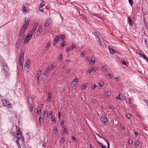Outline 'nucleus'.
Returning a JSON list of instances; mask_svg holds the SVG:
<instances>
[{"mask_svg": "<svg viewBox=\"0 0 148 148\" xmlns=\"http://www.w3.org/2000/svg\"><path fill=\"white\" fill-rule=\"evenodd\" d=\"M29 20H28V19L27 20L26 18H25V21L24 24H26V25H28L29 24Z\"/></svg>", "mask_w": 148, "mask_h": 148, "instance_id": "39", "label": "nucleus"}, {"mask_svg": "<svg viewBox=\"0 0 148 148\" xmlns=\"http://www.w3.org/2000/svg\"><path fill=\"white\" fill-rule=\"evenodd\" d=\"M16 143L17 145H18V148H21V146L20 145L19 143V141L18 140H16Z\"/></svg>", "mask_w": 148, "mask_h": 148, "instance_id": "37", "label": "nucleus"}, {"mask_svg": "<svg viewBox=\"0 0 148 148\" xmlns=\"http://www.w3.org/2000/svg\"><path fill=\"white\" fill-rule=\"evenodd\" d=\"M59 38H58V36H56L53 40V45L54 46L58 42Z\"/></svg>", "mask_w": 148, "mask_h": 148, "instance_id": "14", "label": "nucleus"}, {"mask_svg": "<svg viewBox=\"0 0 148 148\" xmlns=\"http://www.w3.org/2000/svg\"><path fill=\"white\" fill-rule=\"evenodd\" d=\"M51 23V20L49 18H47L45 23L44 26L45 27H47Z\"/></svg>", "mask_w": 148, "mask_h": 148, "instance_id": "6", "label": "nucleus"}, {"mask_svg": "<svg viewBox=\"0 0 148 148\" xmlns=\"http://www.w3.org/2000/svg\"><path fill=\"white\" fill-rule=\"evenodd\" d=\"M126 116L128 119H130L131 118L132 116L130 114L127 113L126 114Z\"/></svg>", "mask_w": 148, "mask_h": 148, "instance_id": "41", "label": "nucleus"}, {"mask_svg": "<svg viewBox=\"0 0 148 148\" xmlns=\"http://www.w3.org/2000/svg\"><path fill=\"white\" fill-rule=\"evenodd\" d=\"M51 97V93H49L48 94V98L47 100V101H48L49 102H50V101Z\"/></svg>", "mask_w": 148, "mask_h": 148, "instance_id": "24", "label": "nucleus"}, {"mask_svg": "<svg viewBox=\"0 0 148 148\" xmlns=\"http://www.w3.org/2000/svg\"><path fill=\"white\" fill-rule=\"evenodd\" d=\"M49 74L45 72L42 76V79L44 80H46L48 77Z\"/></svg>", "mask_w": 148, "mask_h": 148, "instance_id": "13", "label": "nucleus"}, {"mask_svg": "<svg viewBox=\"0 0 148 148\" xmlns=\"http://www.w3.org/2000/svg\"><path fill=\"white\" fill-rule=\"evenodd\" d=\"M33 110V106L32 105H30V111L31 112Z\"/></svg>", "mask_w": 148, "mask_h": 148, "instance_id": "56", "label": "nucleus"}, {"mask_svg": "<svg viewBox=\"0 0 148 148\" xmlns=\"http://www.w3.org/2000/svg\"><path fill=\"white\" fill-rule=\"evenodd\" d=\"M23 39H21V38H20L18 40V42H17L16 43V45L17 46H18V45H20V44H22V43L23 42Z\"/></svg>", "mask_w": 148, "mask_h": 148, "instance_id": "27", "label": "nucleus"}, {"mask_svg": "<svg viewBox=\"0 0 148 148\" xmlns=\"http://www.w3.org/2000/svg\"><path fill=\"white\" fill-rule=\"evenodd\" d=\"M101 121L102 123L106 125L107 124V122L108 121V120L107 118L104 117H102L101 118Z\"/></svg>", "mask_w": 148, "mask_h": 148, "instance_id": "10", "label": "nucleus"}, {"mask_svg": "<svg viewBox=\"0 0 148 148\" xmlns=\"http://www.w3.org/2000/svg\"><path fill=\"white\" fill-rule=\"evenodd\" d=\"M107 75L108 76V77H109V78H111L113 76V75L112 74H111L110 73L108 74Z\"/></svg>", "mask_w": 148, "mask_h": 148, "instance_id": "45", "label": "nucleus"}, {"mask_svg": "<svg viewBox=\"0 0 148 148\" xmlns=\"http://www.w3.org/2000/svg\"><path fill=\"white\" fill-rule=\"evenodd\" d=\"M58 132L57 127L56 126H55L53 127V133L55 134L56 135V133Z\"/></svg>", "mask_w": 148, "mask_h": 148, "instance_id": "25", "label": "nucleus"}, {"mask_svg": "<svg viewBox=\"0 0 148 148\" xmlns=\"http://www.w3.org/2000/svg\"><path fill=\"white\" fill-rule=\"evenodd\" d=\"M58 61H61L62 59V56H60L58 57Z\"/></svg>", "mask_w": 148, "mask_h": 148, "instance_id": "50", "label": "nucleus"}, {"mask_svg": "<svg viewBox=\"0 0 148 148\" xmlns=\"http://www.w3.org/2000/svg\"><path fill=\"white\" fill-rule=\"evenodd\" d=\"M122 63L124 65H125L126 66L128 67V62L125 59H123L122 60Z\"/></svg>", "mask_w": 148, "mask_h": 148, "instance_id": "11", "label": "nucleus"}, {"mask_svg": "<svg viewBox=\"0 0 148 148\" xmlns=\"http://www.w3.org/2000/svg\"><path fill=\"white\" fill-rule=\"evenodd\" d=\"M87 60L88 61H90L91 62H92V63L91 64H93L95 63V58H92L90 59H89V58H88L87 57Z\"/></svg>", "mask_w": 148, "mask_h": 148, "instance_id": "15", "label": "nucleus"}, {"mask_svg": "<svg viewBox=\"0 0 148 148\" xmlns=\"http://www.w3.org/2000/svg\"><path fill=\"white\" fill-rule=\"evenodd\" d=\"M70 47L71 48V49L73 50L74 48L76 47V45L75 44H72V45Z\"/></svg>", "mask_w": 148, "mask_h": 148, "instance_id": "38", "label": "nucleus"}, {"mask_svg": "<svg viewBox=\"0 0 148 148\" xmlns=\"http://www.w3.org/2000/svg\"><path fill=\"white\" fill-rule=\"evenodd\" d=\"M39 123L40 125H41L44 123L43 119L40 116L39 118Z\"/></svg>", "mask_w": 148, "mask_h": 148, "instance_id": "22", "label": "nucleus"}, {"mask_svg": "<svg viewBox=\"0 0 148 148\" xmlns=\"http://www.w3.org/2000/svg\"><path fill=\"white\" fill-rule=\"evenodd\" d=\"M86 51H83L81 53V55L82 56H85L86 54Z\"/></svg>", "mask_w": 148, "mask_h": 148, "instance_id": "49", "label": "nucleus"}, {"mask_svg": "<svg viewBox=\"0 0 148 148\" xmlns=\"http://www.w3.org/2000/svg\"><path fill=\"white\" fill-rule=\"evenodd\" d=\"M121 94H119V96H117L116 97V98L120 100H123L122 98H121Z\"/></svg>", "mask_w": 148, "mask_h": 148, "instance_id": "42", "label": "nucleus"}, {"mask_svg": "<svg viewBox=\"0 0 148 148\" xmlns=\"http://www.w3.org/2000/svg\"><path fill=\"white\" fill-rule=\"evenodd\" d=\"M108 67L107 65L104 66L102 68V71L103 72H105L108 69Z\"/></svg>", "mask_w": 148, "mask_h": 148, "instance_id": "23", "label": "nucleus"}, {"mask_svg": "<svg viewBox=\"0 0 148 148\" xmlns=\"http://www.w3.org/2000/svg\"><path fill=\"white\" fill-rule=\"evenodd\" d=\"M129 3L131 6L132 5L133 3V1L132 0H128Z\"/></svg>", "mask_w": 148, "mask_h": 148, "instance_id": "51", "label": "nucleus"}, {"mask_svg": "<svg viewBox=\"0 0 148 148\" xmlns=\"http://www.w3.org/2000/svg\"><path fill=\"white\" fill-rule=\"evenodd\" d=\"M63 132L62 134H63L64 133L66 134L68 132V130L67 129H66L64 127H63Z\"/></svg>", "mask_w": 148, "mask_h": 148, "instance_id": "29", "label": "nucleus"}, {"mask_svg": "<svg viewBox=\"0 0 148 148\" xmlns=\"http://www.w3.org/2000/svg\"><path fill=\"white\" fill-rule=\"evenodd\" d=\"M39 77H40V75H38L37 74L36 75V79L37 80L38 82H39Z\"/></svg>", "mask_w": 148, "mask_h": 148, "instance_id": "48", "label": "nucleus"}, {"mask_svg": "<svg viewBox=\"0 0 148 148\" xmlns=\"http://www.w3.org/2000/svg\"><path fill=\"white\" fill-rule=\"evenodd\" d=\"M50 48V47L46 46V47L45 49V51H47L49 48Z\"/></svg>", "mask_w": 148, "mask_h": 148, "instance_id": "55", "label": "nucleus"}, {"mask_svg": "<svg viewBox=\"0 0 148 148\" xmlns=\"http://www.w3.org/2000/svg\"><path fill=\"white\" fill-rule=\"evenodd\" d=\"M51 43V42L50 41H49L47 42V46H48V47H50Z\"/></svg>", "mask_w": 148, "mask_h": 148, "instance_id": "58", "label": "nucleus"}, {"mask_svg": "<svg viewBox=\"0 0 148 148\" xmlns=\"http://www.w3.org/2000/svg\"><path fill=\"white\" fill-rule=\"evenodd\" d=\"M2 103L5 106L8 107L9 108H11L12 105L10 103L6 100H4L2 101Z\"/></svg>", "mask_w": 148, "mask_h": 148, "instance_id": "4", "label": "nucleus"}, {"mask_svg": "<svg viewBox=\"0 0 148 148\" xmlns=\"http://www.w3.org/2000/svg\"><path fill=\"white\" fill-rule=\"evenodd\" d=\"M140 144L139 141L138 140H135L134 145L136 147H138Z\"/></svg>", "mask_w": 148, "mask_h": 148, "instance_id": "19", "label": "nucleus"}, {"mask_svg": "<svg viewBox=\"0 0 148 148\" xmlns=\"http://www.w3.org/2000/svg\"><path fill=\"white\" fill-rule=\"evenodd\" d=\"M105 141L107 143V144L108 148H110V145L108 141L106 140H105Z\"/></svg>", "mask_w": 148, "mask_h": 148, "instance_id": "62", "label": "nucleus"}, {"mask_svg": "<svg viewBox=\"0 0 148 148\" xmlns=\"http://www.w3.org/2000/svg\"><path fill=\"white\" fill-rule=\"evenodd\" d=\"M88 84L87 83H86L83 84L81 86V87L82 88V89H85L87 87V85Z\"/></svg>", "mask_w": 148, "mask_h": 148, "instance_id": "30", "label": "nucleus"}, {"mask_svg": "<svg viewBox=\"0 0 148 148\" xmlns=\"http://www.w3.org/2000/svg\"><path fill=\"white\" fill-rule=\"evenodd\" d=\"M120 80V79L119 78V77H116V78H114V80L116 81V82H117V81H119Z\"/></svg>", "mask_w": 148, "mask_h": 148, "instance_id": "57", "label": "nucleus"}, {"mask_svg": "<svg viewBox=\"0 0 148 148\" xmlns=\"http://www.w3.org/2000/svg\"><path fill=\"white\" fill-rule=\"evenodd\" d=\"M22 8V11L23 12H25V13L26 12H28L27 11V10L26 9L25 6H23Z\"/></svg>", "mask_w": 148, "mask_h": 148, "instance_id": "35", "label": "nucleus"}, {"mask_svg": "<svg viewBox=\"0 0 148 148\" xmlns=\"http://www.w3.org/2000/svg\"><path fill=\"white\" fill-rule=\"evenodd\" d=\"M104 94L106 95V97H109L111 95V93L110 91H108L105 92Z\"/></svg>", "mask_w": 148, "mask_h": 148, "instance_id": "17", "label": "nucleus"}, {"mask_svg": "<svg viewBox=\"0 0 148 148\" xmlns=\"http://www.w3.org/2000/svg\"><path fill=\"white\" fill-rule=\"evenodd\" d=\"M27 25H26L25 24H24L23 25V29H23L25 30V31H26V30L27 28Z\"/></svg>", "mask_w": 148, "mask_h": 148, "instance_id": "36", "label": "nucleus"}, {"mask_svg": "<svg viewBox=\"0 0 148 148\" xmlns=\"http://www.w3.org/2000/svg\"><path fill=\"white\" fill-rule=\"evenodd\" d=\"M48 113L46 111L44 110V113L43 114L44 118L46 119H47L48 117Z\"/></svg>", "mask_w": 148, "mask_h": 148, "instance_id": "16", "label": "nucleus"}, {"mask_svg": "<svg viewBox=\"0 0 148 148\" xmlns=\"http://www.w3.org/2000/svg\"><path fill=\"white\" fill-rule=\"evenodd\" d=\"M0 63L1 65H3L5 63L4 62L3 60L1 57H0Z\"/></svg>", "mask_w": 148, "mask_h": 148, "instance_id": "33", "label": "nucleus"}, {"mask_svg": "<svg viewBox=\"0 0 148 148\" xmlns=\"http://www.w3.org/2000/svg\"><path fill=\"white\" fill-rule=\"evenodd\" d=\"M18 130H17L16 131V134H17V136L21 137L22 140L23 141L24 138L22 136V134L21 133V132L20 131V130H19V128H18Z\"/></svg>", "mask_w": 148, "mask_h": 148, "instance_id": "9", "label": "nucleus"}, {"mask_svg": "<svg viewBox=\"0 0 148 148\" xmlns=\"http://www.w3.org/2000/svg\"><path fill=\"white\" fill-rule=\"evenodd\" d=\"M37 23H35L33 27V28L32 29V31H31V32H32V33H33V32H34L36 30V27H37Z\"/></svg>", "mask_w": 148, "mask_h": 148, "instance_id": "26", "label": "nucleus"}, {"mask_svg": "<svg viewBox=\"0 0 148 148\" xmlns=\"http://www.w3.org/2000/svg\"><path fill=\"white\" fill-rule=\"evenodd\" d=\"M71 50V48L70 47H69L67 48L66 49V52H68L69 51Z\"/></svg>", "mask_w": 148, "mask_h": 148, "instance_id": "61", "label": "nucleus"}, {"mask_svg": "<svg viewBox=\"0 0 148 148\" xmlns=\"http://www.w3.org/2000/svg\"><path fill=\"white\" fill-rule=\"evenodd\" d=\"M109 50L110 53L114 54L115 53H117L118 54H121V52L120 51H116L112 48V47H109Z\"/></svg>", "mask_w": 148, "mask_h": 148, "instance_id": "3", "label": "nucleus"}, {"mask_svg": "<svg viewBox=\"0 0 148 148\" xmlns=\"http://www.w3.org/2000/svg\"><path fill=\"white\" fill-rule=\"evenodd\" d=\"M90 69L92 72H95L97 70V68H94L93 67L90 68Z\"/></svg>", "mask_w": 148, "mask_h": 148, "instance_id": "34", "label": "nucleus"}, {"mask_svg": "<svg viewBox=\"0 0 148 148\" xmlns=\"http://www.w3.org/2000/svg\"><path fill=\"white\" fill-rule=\"evenodd\" d=\"M67 67V66L66 65H64L62 67V69L63 70H65Z\"/></svg>", "mask_w": 148, "mask_h": 148, "instance_id": "53", "label": "nucleus"}, {"mask_svg": "<svg viewBox=\"0 0 148 148\" xmlns=\"http://www.w3.org/2000/svg\"><path fill=\"white\" fill-rule=\"evenodd\" d=\"M96 87L97 86L95 84L92 85V90H94Z\"/></svg>", "mask_w": 148, "mask_h": 148, "instance_id": "60", "label": "nucleus"}, {"mask_svg": "<svg viewBox=\"0 0 148 148\" xmlns=\"http://www.w3.org/2000/svg\"><path fill=\"white\" fill-rule=\"evenodd\" d=\"M128 99V101L129 103L131 104H132L133 103V100L131 98H129Z\"/></svg>", "mask_w": 148, "mask_h": 148, "instance_id": "32", "label": "nucleus"}, {"mask_svg": "<svg viewBox=\"0 0 148 148\" xmlns=\"http://www.w3.org/2000/svg\"><path fill=\"white\" fill-rule=\"evenodd\" d=\"M41 71L39 70L38 71L37 74L40 75L41 74Z\"/></svg>", "mask_w": 148, "mask_h": 148, "instance_id": "64", "label": "nucleus"}, {"mask_svg": "<svg viewBox=\"0 0 148 148\" xmlns=\"http://www.w3.org/2000/svg\"><path fill=\"white\" fill-rule=\"evenodd\" d=\"M78 81V79L76 78L74 79L72 82L71 83V84L72 85H73L74 86L76 85L77 84V83Z\"/></svg>", "mask_w": 148, "mask_h": 148, "instance_id": "12", "label": "nucleus"}, {"mask_svg": "<svg viewBox=\"0 0 148 148\" xmlns=\"http://www.w3.org/2000/svg\"><path fill=\"white\" fill-rule=\"evenodd\" d=\"M65 42L63 41V42L61 43V48H62L65 45Z\"/></svg>", "mask_w": 148, "mask_h": 148, "instance_id": "43", "label": "nucleus"}, {"mask_svg": "<svg viewBox=\"0 0 148 148\" xmlns=\"http://www.w3.org/2000/svg\"><path fill=\"white\" fill-rule=\"evenodd\" d=\"M25 30L24 29H21L20 31V32L19 34V36L21 37L22 36V35L25 33Z\"/></svg>", "mask_w": 148, "mask_h": 148, "instance_id": "18", "label": "nucleus"}, {"mask_svg": "<svg viewBox=\"0 0 148 148\" xmlns=\"http://www.w3.org/2000/svg\"><path fill=\"white\" fill-rule=\"evenodd\" d=\"M58 38H59V39H61L62 40H64L65 38V36L64 35H62L58 36Z\"/></svg>", "mask_w": 148, "mask_h": 148, "instance_id": "28", "label": "nucleus"}, {"mask_svg": "<svg viewBox=\"0 0 148 148\" xmlns=\"http://www.w3.org/2000/svg\"><path fill=\"white\" fill-rule=\"evenodd\" d=\"M92 33L98 39V38H99V35H98V34L96 32H92Z\"/></svg>", "mask_w": 148, "mask_h": 148, "instance_id": "31", "label": "nucleus"}, {"mask_svg": "<svg viewBox=\"0 0 148 148\" xmlns=\"http://www.w3.org/2000/svg\"><path fill=\"white\" fill-rule=\"evenodd\" d=\"M51 119L52 121L53 122H54V123H53L54 124H55V123H56V121L55 118L53 117L52 116H51Z\"/></svg>", "mask_w": 148, "mask_h": 148, "instance_id": "40", "label": "nucleus"}, {"mask_svg": "<svg viewBox=\"0 0 148 148\" xmlns=\"http://www.w3.org/2000/svg\"><path fill=\"white\" fill-rule=\"evenodd\" d=\"M71 69H69L66 70L65 73H69L71 71Z\"/></svg>", "mask_w": 148, "mask_h": 148, "instance_id": "47", "label": "nucleus"}, {"mask_svg": "<svg viewBox=\"0 0 148 148\" xmlns=\"http://www.w3.org/2000/svg\"><path fill=\"white\" fill-rule=\"evenodd\" d=\"M128 22L130 26H132L133 25V22L131 20V18L129 17L128 18Z\"/></svg>", "mask_w": 148, "mask_h": 148, "instance_id": "21", "label": "nucleus"}, {"mask_svg": "<svg viewBox=\"0 0 148 148\" xmlns=\"http://www.w3.org/2000/svg\"><path fill=\"white\" fill-rule=\"evenodd\" d=\"M141 57H143V58L145 59L147 62L148 64V59L147 57V56H140Z\"/></svg>", "mask_w": 148, "mask_h": 148, "instance_id": "46", "label": "nucleus"}, {"mask_svg": "<svg viewBox=\"0 0 148 148\" xmlns=\"http://www.w3.org/2000/svg\"><path fill=\"white\" fill-rule=\"evenodd\" d=\"M42 31V27L40 26V27L38 29V32H39V33H40Z\"/></svg>", "mask_w": 148, "mask_h": 148, "instance_id": "52", "label": "nucleus"}, {"mask_svg": "<svg viewBox=\"0 0 148 148\" xmlns=\"http://www.w3.org/2000/svg\"><path fill=\"white\" fill-rule=\"evenodd\" d=\"M24 58V56H20L18 60L19 64L21 65L20 69L22 70L23 69Z\"/></svg>", "mask_w": 148, "mask_h": 148, "instance_id": "1", "label": "nucleus"}, {"mask_svg": "<svg viewBox=\"0 0 148 148\" xmlns=\"http://www.w3.org/2000/svg\"><path fill=\"white\" fill-rule=\"evenodd\" d=\"M144 24H145V26L146 27V29L148 30V24L146 23V22H145V23H144Z\"/></svg>", "mask_w": 148, "mask_h": 148, "instance_id": "54", "label": "nucleus"}, {"mask_svg": "<svg viewBox=\"0 0 148 148\" xmlns=\"http://www.w3.org/2000/svg\"><path fill=\"white\" fill-rule=\"evenodd\" d=\"M31 60L30 59H28L27 62H25V67H27V69H29L30 66L31 64Z\"/></svg>", "mask_w": 148, "mask_h": 148, "instance_id": "7", "label": "nucleus"}, {"mask_svg": "<svg viewBox=\"0 0 148 148\" xmlns=\"http://www.w3.org/2000/svg\"><path fill=\"white\" fill-rule=\"evenodd\" d=\"M32 32H31L30 33L29 32L28 34L26 36L25 38L26 40H27V41H29L32 38Z\"/></svg>", "mask_w": 148, "mask_h": 148, "instance_id": "8", "label": "nucleus"}, {"mask_svg": "<svg viewBox=\"0 0 148 148\" xmlns=\"http://www.w3.org/2000/svg\"><path fill=\"white\" fill-rule=\"evenodd\" d=\"M144 42L145 45H147V42L146 39L145 38L144 40Z\"/></svg>", "mask_w": 148, "mask_h": 148, "instance_id": "63", "label": "nucleus"}, {"mask_svg": "<svg viewBox=\"0 0 148 148\" xmlns=\"http://www.w3.org/2000/svg\"><path fill=\"white\" fill-rule=\"evenodd\" d=\"M2 65L3 67V69L4 71L6 73V75L8 76L9 75V73H8L9 69L7 67V65L5 64H3V65Z\"/></svg>", "mask_w": 148, "mask_h": 148, "instance_id": "5", "label": "nucleus"}, {"mask_svg": "<svg viewBox=\"0 0 148 148\" xmlns=\"http://www.w3.org/2000/svg\"><path fill=\"white\" fill-rule=\"evenodd\" d=\"M54 68V67L53 65L52 64L50 65L47 67L45 72L49 74L51 71L53 70Z\"/></svg>", "mask_w": 148, "mask_h": 148, "instance_id": "2", "label": "nucleus"}, {"mask_svg": "<svg viewBox=\"0 0 148 148\" xmlns=\"http://www.w3.org/2000/svg\"><path fill=\"white\" fill-rule=\"evenodd\" d=\"M39 110V111H40V115L41 116V110H40V109L39 108V107L38 106H37V108H36V110Z\"/></svg>", "mask_w": 148, "mask_h": 148, "instance_id": "59", "label": "nucleus"}, {"mask_svg": "<svg viewBox=\"0 0 148 148\" xmlns=\"http://www.w3.org/2000/svg\"><path fill=\"white\" fill-rule=\"evenodd\" d=\"M99 84L100 86L101 87H102L103 86L104 84V83L103 81H101V82H99Z\"/></svg>", "mask_w": 148, "mask_h": 148, "instance_id": "44", "label": "nucleus"}, {"mask_svg": "<svg viewBox=\"0 0 148 148\" xmlns=\"http://www.w3.org/2000/svg\"><path fill=\"white\" fill-rule=\"evenodd\" d=\"M28 102L30 105H32L33 103L32 98L31 96L29 97Z\"/></svg>", "mask_w": 148, "mask_h": 148, "instance_id": "20", "label": "nucleus"}]
</instances>
